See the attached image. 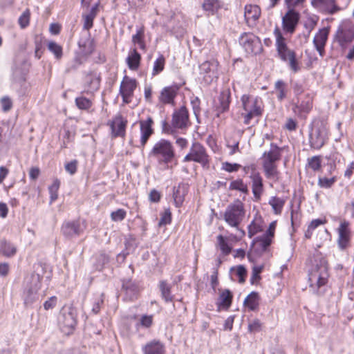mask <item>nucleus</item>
Wrapping results in <instances>:
<instances>
[{
    "instance_id": "nucleus-1",
    "label": "nucleus",
    "mask_w": 354,
    "mask_h": 354,
    "mask_svg": "<svg viewBox=\"0 0 354 354\" xmlns=\"http://www.w3.org/2000/svg\"><path fill=\"white\" fill-rule=\"evenodd\" d=\"M308 269L310 288L313 292H318L319 289L328 281L327 261L320 254H314L308 263Z\"/></svg>"
},
{
    "instance_id": "nucleus-2",
    "label": "nucleus",
    "mask_w": 354,
    "mask_h": 354,
    "mask_svg": "<svg viewBox=\"0 0 354 354\" xmlns=\"http://www.w3.org/2000/svg\"><path fill=\"white\" fill-rule=\"evenodd\" d=\"M281 156V149L274 144H271L269 151L263 153L262 167L265 176L268 179L278 180L279 171L277 162L280 160Z\"/></svg>"
},
{
    "instance_id": "nucleus-3",
    "label": "nucleus",
    "mask_w": 354,
    "mask_h": 354,
    "mask_svg": "<svg viewBox=\"0 0 354 354\" xmlns=\"http://www.w3.org/2000/svg\"><path fill=\"white\" fill-rule=\"evenodd\" d=\"M241 101L243 110L241 115L245 124H250L252 119L262 115L263 103L261 97L245 94L242 95Z\"/></svg>"
},
{
    "instance_id": "nucleus-4",
    "label": "nucleus",
    "mask_w": 354,
    "mask_h": 354,
    "mask_svg": "<svg viewBox=\"0 0 354 354\" xmlns=\"http://www.w3.org/2000/svg\"><path fill=\"white\" fill-rule=\"evenodd\" d=\"M149 156L156 159L160 165H168L175 158V151L169 141L161 139L154 144Z\"/></svg>"
},
{
    "instance_id": "nucleus-5",
    "label": "nucleus",
    "mask_w": 354,
    "mask_h": 354,
    "mask_svg": "<svg viewBox=\"0 0 354 354\" xmlns=\"http://www.w3.org/2000/svg\"><path fill=\"white\" fill-rule=\"evenodd\" d=\"M245 214L243 203L236 200L230 204L223 215L225 221L232 227L238 228Z\"/></svg>"
},
{
    "instance_id": "nucleus-6",
    "label": "nucleus",
    "mask_w": 354,
    "mask_h": 354,
    "mask_svg": "<svg viewBox=\"0 0 354 354\" xmlns=\"http://www.w3.org/2000/svg\"><path fill=\"white\" fill-rule=\"evenodd\" d=\"M42 277L37 273H32L25 280L24 304L30 306L39 299L38 291L41 288Z\"/></svg>"
},
{
    "instance_id": "nucleus-7",
    "label": "nucleus",
    "mask_w": 354,
    "mask_h": 354,
    "mask_svg": "<svg viewBox=\"0 0 354 354\" xmlns=\"http://www.w3.org/2000/svg\"><path fill=\"white\" fill-rule=\"evenodd\" d=\"M328 140V128L326 124L322 120H315L310 133L311 147L321 149Z\"/></svg>"
},
{
    "instance_id": "nucleus-8",
    "label": "nucleus",
    "mask_w": 354,
    "mask_h": 354,
    "mask_svg": "<svg viewBox=\"0 0 354 354\" xmlns=\"http://www.w3.org/2000/svg\"><path fill=\"white\" fill-rule=\"evenodd\" d=\"M183 162H194L200 164L203 167H208L210 158L205 147L198 142L192 143L189 153L184 157Z\"/></svg>"
},
{
    "instance_id": "nucleus-9",
    "label": "nucleus",
    "mask_w": 354,
    "mask_h": 354,
    "mask_svg": "<svg viewBox=\"0 0 354 354\" xmlns=\"http://www.w3.org/2000/svg\"><path fill=\"white\" fill-rule=\"evenodd\" d=\"M334 40L341 48H346L354 40V25L348 21L339 25L335 32Z\"/></svg>"
},
{
    "instance_id": "nucleus-10",
    "label": "nucleus",
    "mask_w": 354,
    "mask_h": 354,
    "mask_svg": "<svg viewBox=\"0 0 354 354\" xmlns=\"http://www.w3.org/2000/svg\"><path fill=\"white\" fill-rule=\"evenodd\" d=\"M218 66L215 60L206 61L200 65V75L205 84H209L218 78Z\"/></svg>"
},
{
    "instance_id": "nucleus-11",
    "label": "nucleus",
    "mask_w": 354,
    "mask_h": 354,
    "mask_svg": "<svg viewBox=\"0 0 354 354\" xmlns=\"http://www.w3.org/2000/svg\"><path fill=\"white\" fill-rule=\"evenodd\" d=\"M86 227L84 221H66L62 226V232L67 238H73L82 234Z\"/></svg>"
},
{
    "instance_id": "nucleus-12",
    "label": "nucleus",
    "mask_w": 354,
    "mask_h": 354,
    "mask_svg": "<svg viewBox=\"0 0 354 354\" xmlns=\"http://www.w3.org/2000/svg\"><path fill=\"white\" fill-rule=\"evenodd\" d=\"M274 35L276 39L275 46L277 52L282 61H285L287 58L295 53L294 50L288 48L286 39L279 28L277 27L274 30Z\"/></svg>"
},
{
    "instance_id": "nucleus-13",
    "label": "nucleus",
    "mask_w": 354,
    "mask_h": 354,
    "mask_svg": "<svg viewBox=\"0 0 354 354\" xmlns=\"http://www.w3.org/2000/svg\"><path fill=\"white\" fill-rule=\"evenodd\" d=\"M337 232L338 234L337 242L339 249L344 250L350 247L351 231L349 222L346 220L342 221Z\"/></svg>"
},
{
    "instance_id": "nucleus-14",
    "label": "nucleus",
    "mask_w": 354,
    "mask_h": 354,
    "mask_svg": "<svg viewBox=\"0 0 354 354\" xmlns=\"http://www.w3.org/2000/svg\"><path fill=\"white\" fill-rule=\"evenodd\" d=\"M137 87V82L135 79L124 76L120 83V95L122 97L123 103L129 104L133 98L134 91Z\"/></svg>"
},
{
    "instance_id": "nucleus-15",
    "label": "nucleus",
    "mask_w": 354,
    "mask_h": 354,
    "mask_svg": "<svg viewBox=\"0 0 354 354\" xmlns=\"http://www.w3.org/2000/svg\"><path fill=\"white\" fill-rule=\"evenodd\" d=\"M299 20V14L295 10H289L282 17V29L286 34L292 35Z\"/></svg>"
},
{
    "instance_id": "nucleus-16",
    "label": "nucleus",
    "mask_w": 354,
    "mask_h": 354,
    "mask_svg": "<svg viewBox=\"0 0 354 354\" xmlns=\"http://www.w3.org/2000/svg\"><path fill=\"white\" fill-rule=\"evenodd\" d=\"M239 44L248 53H256L259 48L260 40L254 34L243 32L239 37Z\"/></svg>"
},
{
    "instance_id": "nucleus-17",
    "label": "nucleus",
    "mask_w": 354,
    "mask_h": 354,
    "mask_svg": "<svg viewBox=\"0 0 354 354\" xmlns=\"http://www.w3.org/2000/svg\"><path fill=\"white\" fill-rule=\"evenodd\" d=\"M171 124L174 127L177 129H185L188 127L189 124V113L185 106H182L174 112Z\"/></svg>"
},
{
    "instance_id": "nucleus-18",
    "label": "nucleus",
    "mask_w": 354,
    "mask_h": 354,
    "mask_svg": "<svg viewBox=\"0 0 354 354\" xmlns=\"http://www.w3.org/2000/svg\"><path fill=\"white\" fill-rule=\"evenodd\" d=\"M328 35L329 29L328 28H324L320 29L313 38L314 46L321 57L324 55V48L328 40Z\"/></svg>"
},
{
    "instance_id": "nucleus-19",
    "label": "nucleus",
    "mask_w": 354,
    "mask_h": 354,
    "mask_svg": "<svg viewBox=\"0 0 354 354\" xmlns=\"http://www.w3.org/2000/svg\"><path fill=\"white\" fill-rule=\"evenodd\" d=\"M153 121L151 117H148L145 120L139 122L140 130V145L144 147L147 142L150 136L153 133L152 124Z\"/></svg>"
},
{
    "instance_id": "nucleus-20",
    "label": "nucleus",
    "mask_w": 354,
    "mask_h": 354,
    "mask_svg": "<svg viewBox=\"0 0 354 354\" xmlns=\"http://www.w3.org/2000/svg\"><path fill=\"white\" fill-rule=\"evenodd\" d=\"M261 15V9L257 5H246L245 7L244 17L247 24L252 27L256 25Z\"/></svg>"
},
{
    "instance_id": "nucleus-21",
    "label": "nucleus",
    "mask_w": 354,
    "mask_h": 354,
    "mask_svg": "<svg viewBox=\"0 0 354 354\" xmlns=\"http://www.w3.org/2000/svg\"><path fill=\"white\" fill-rule=\"evenodd\" d=\"M311 4L324 13L333 14L338 10L335 0H311Z\"/></svg>"
},
{
    "instance_id": "nucleus-22",
    "label": "nucleus",
    "mask_w": 354,
    "mask_h": 354,
    "mask_svg": "<svg viewBox=\"0 0 354 354\" xmlns=\"http://www.w3.org/2000/svg\"><path fill=\"white\" fill-rule=\"evenodd\" d=\"M313 108V97L310 94H306L302 97H297L295 102V111L297 110L299 113H308Z\"/></svg>"
},
{
    "instance_id": "nucleus-23",
    "label": "nucleus",
    "mask_w": 354,
    "mask_h": 354,
    "mask_svg": "<svg viewBox=\"0 0 354 354\" xmlns=\"http://www.w3.org/2000/svg\"><path fill=\"white\" fill-rule=\"evenodd\" d=\"M189 190V185L186 183H180L177 187L173 189V199L174 203L176 207H180L183 205L185 200V196Z\"/></svg>"
},
{
    "instance_id": "nucleus-24",
    "label": "nucleus",
    "mask_w": 354,
    "mask_h": 354,
    "mask_svg": "<svg viewBox=\"0 0 354 354\" xmlns=\"http://www.w3.org/2000/svg\"><path fill=\"white\" fill-rule=\"evenodd\" d=\"M59 323L63 328H67L68 330H73L76 326V316L72 308H69L67 311L64 310L59 317Z\"/></svg>"
},
{
    "instance_id": "nucleus-25",
    "label": "nucleus",
    "mask_w": 354,
    "mask_h": 354,
    "mask_svg": "<svg viewBox=\"0 0 354 354\" xmlns=\"http://www.w3.org/2000/svg\"><path fill=\"white\" fill-rule=\"evenodd\" d=\"M142 350L144 354H165V352L164 344L156 339L147 342Z\"/></svg>"
},
{
    "instance_id": "nucleus-26",
    "label": "nucleus",
    "mask_w": 354,
    "mask_h": 354,
    "mask_svg": "<svg viewBox=\"0 0 354 354\" xmlns=\"http://www.w3.org/2000/svg\"><path fill=\"white\" fill-rule=\"evenodd\" d=\"M249 177L252 181V194L256 199H259L263 192V178L259 172Z\"/></svg>"
},
{
    "instance_id": "nucleus-27",
    "label": "nucleus",
    "mask_w": 354,
    "mask_h": 354,
    "mask_svg": "<svg viewBox=\"0 0 354 354\" xmlns=\"http://www.w3.org/2000/svg\"><path fill=\"white\" fill-rule=\"evenodd\" d=\"M126 122L121 115L114 118L111 124L112 134L114 137L124 136Z\"/></svg>"
},
{
    "instance_id": "nucleus-28",
    "label": "nucleus",
    "mask_w": 354,
    "mask_h": 354,
    "mask_svg": "<svg viewBox=\"0 0 354 354\" xmlns=\"http://www.w3.org/2000/svg\"><path fill=\"white\" fill-rule=\"evenodd\" d=\"M178 88L174 86L162 88L159 96V101L162 104H171L176 95Z\"/></svg>"
},
{
    "instance_id": "nucleus-29",
    "label": "nucleus",
    "mask_w": 354,
    "mask_h": 354,
    "mask_svg": "<svg viewBox=\"0 0 354 354\" xmlns=\"http://www.w3.org/2000/svg\"><path fill=\"white\" fill-rule=\"evenodd\" d=\"M100 80L95 73L88 74L84 80L85 91L91 93L100 88Z\"/></svg>"
},
{
    "instance_id": "nucleus-30",
    "label": "nucleus",
    "mask_w": 354,
    "mask_h": 354,
    "mask_svg": "<svg viewBox=\"0 0 354 354\" xmlns=\"http://www.w3.org/2000/svg\"><path fill=\"white\" fill-rule=\"evenodd\" d=\"M17 247L11 242L1 239L0 241V254L6 257H12L17 253Z\"/></svg>"
},
{
    "instance_id": "nucleus-31",
    "label": "nucleus",
    "mask_w": 354,
    "mask_h": 354,
    "mask_svg": "<svg viewBox=\"0 0 354 354\" xmlns=\"http://www.w3.org/2000/svg\"><path fill=\"white\" fill-rule=\"evenodd\" d=\"M132 43L134 46H138L140 50H146L145 27L143 26L137 28L136 34L132 36Z\"/></svg>"
},
{
    "instance_id": "nucleus-32",
    "label": "nucleus",
    "mask_w": 354,
    "mask_h": 354,
    "mask_svg": "<svg viewBox=\"0 0 354 354\" xmlns=\"http://www.w3.org/2000/svg\"><path fill=\"white\" fill-rule=\"evenodd\" d=\"M221 8L222 3L219 0H204L203 3V8L207 15L216 14Z\"/></svg>"
},
{
    "instance_id": "nucleus-33",
    "label": "nucleus",
    "mask_w": 354,
    "mask_h": 354,
    "mask_svg": "<svg viewBox=\"0 0 354 354\" xmlns=\"http://www.w3.org/2000/svg\"><path fill=\"white\" fill-rule=\"evenodd\" d=\"M218 100L220 104L217 106L218 111L223 113L227 111L230 103V91L225 90L222 91L218 97Z\"/></svg>"
},
{
    "instance_id": "nucleus-34",
    "label": "nucleus",
    "mask_w": 354,
    "mask_h": 354,
    "mask_svg": "<svg viewBox=\"0 0 354 354\" xmlns=\"http://www.w3.org/2000/svg\"><path fill=\"white\" fill-rule=\"evenodd\" d=\"M259 297L257 292H252L244 300V306L250 310H256L259 306Z\"/></svg>"
},
{
    "instance_id": "nucleus-35",
    "label": "nucleus",
    "mask_w": 354,
    "mask_h": 354,
    "mask_svg": "<svg viewBox=\"0 0 354 354\" xmlns=\"http://www.w3.org/2000/svg\"><path fill=\"white\" fill-rule=\"evenodd\" d=\"M140 55L137 52L136 48L131 50L127 58L129 68L131 70H136L140 65Z\"/></svg>"
},
{
    "instance_id": "nucleus-36",
    "label": "nucleus",
    "mask_w": 354,
    "mask_h": 354,
    "mask_svg": "<svg viewBox=\"0 0 354 354\" xmlns=\"http://www.w3.org/2000/svg\"><path fill=\"white\" fill-rule=\"evenodd\" d=\"M274 91L277 93V99L279 101L284 100L288 93L287 84L283 80H277L274 84Z\"/></svg>"
},
{
    "instance_id": "nucleus-37",
    "label": "nucleus",
    "mask_w": 354,
    "mask_h": 354,
    "mask_svg": "<svg viewBox=\"0 0 354 354\" xmlns=\"http://www.w3.org/2000/svg\"><path fill=\"white\" fill-rule=\"evenodd\" d=\"M232 299V295L229 290H225L223 291L218 299V305L221 307L228 308L231 304Z\"/></svg>"
},
{
    "instance_id": "nucleus-38",
    "label": "nucleus",
    "mask_w": 354,
    "mask_h": 354,
    "mask_svg": "<svg viewBox=\"0 0 354 354\" xmlns=\"http://www.w3.org/2000/svg\"><path fill=\"white\" fill-rule=\"evenodd\" d=\"M230 190H237L244 194L248 193V189L246 184L244 183L242 179H236L232 180L229 186Z\"/></svg>"
},
{
    "instance_id": "nucleus-39",
    "label": "nucleus",
    "mask_w": 354,
    "mask_h": 354,
    "mask_svg": "<svg viewBox=\"0 0 354 354\" xmlns=\"http://www.w3.org/2000/svg\"><path fill=\"white\" fill-rule=\"evenodd\" d=\"M217 246L224 255L229 254L232 251V247L228 244L227 239L222 235L217 236Z\"/></svg>"
},
{
    "instance_id": "nucleus-40",
    "label": "nucleus",
    "mask_w": 354,
    "mask_h": 354,
    "mask_svg": "<svg viewBox=\"0 0 354 354\" xmlns=\"http://www.w3.org/2000/svg\"><path fill=\"white\" fill-rule=\"evenodd\" d=\"M153 317L151 315H141L139 321L137 322L136 326L138 329L140 327L148 328L153 324Z\"/></svg>"
},
{
    "instance_id": "nucleus-41",
    "label": "nucleus",
    "mask_w": 354,
    "mask_h": 354,
    "mask_svg": "<svg viewBox=\"0 0 354 354\" xmlns=\"http://www.w3.org/2000/svg\"><path fill=\"white\" fill-rule=\"evenodd\" d=\"M48 49L55 55V58L59 59L62 58L63 52L62 47L57 43L50 41L48 42Z\"/></svg>"
},
{
    "instance_id": "nucleus-42",
    "label": "nucleus",
    "mask_w": 354,
    "mask_h": 354,
    "mask_svg": "<svg viewBox=\"0 0 354 354\" xmlns=\"http://www.w3.org/2000/svg\"><path fill=\"white\" fill-rule=\"evenodd\" d=\"M269 204L272 206L274 212L279 214L281 212L284 201L278 197H272L269 201Z\"/></svg>"
},
{
    "instance_id": "nucleus-43",
    "label": "nucleus",
    "mask_w": 354,
    "mask_h": 354,
    "mask_svg": "<svg viewBox=\"0 0 354 354\" xmlns=\"http://www.w3.org/2000/svg\"><path fill=\"white\" fill-rule=\"evenodd\" d=\"M160 288L162 298L166 302H169L173 300V296L171 294L170 286L165 281H161Z\"/></svg>"
},
{
    "instance_id": "nucleus-44",
    "label": "nucleus",
    "mask_w": 354,
    "mask_h": 354,
    "mask_svg": "<svg viewBox=\"0 0 354 354\" xmlns=\"http://www.w3.org/2000/svg\"><path fill=\"white\" fill-rule=\"evenodd\" d=\"M165 59L163 55H160L154 62L152 71V75L155 76L162 72L164 69Z\"/></svg>"
},
{
    "instance_id": "nucleus-45",
    "label": "nucleus",
    "mask_w": 354,
    "mask_h": 354,
    "mask_svg": "<svg viewBox=\"0 0 354 354\" xmlns=\"http://www.w3.org/2000/svg\"><path fill=\"white\" fill-rule=\"evenodd\" d=\"M284 62L288 64L289 68L295 73L301 68L299 62L296 57V53L287 58Z\"/></svg>"
},
{
    "instance_id": "nucleus-46",
    "label": "nucleus",
    "mask_w": 354,
    "mask_h": 354,
    "mask_svg": "<svg viewBox=\"0 0 354 354\" xmlns=\"http://www.w3.org/2000/svg\"><path fill=\"white\" fill-rule=\"evenodd\" d=\"M263 230L261 222L260 221H253L248 225V236L252 238L253 236L257 234L258 232Z\"/></svg>"
},
{
    "instance_id": "nucleus-47",
    "label": "nucleus",
    "mask_w": 354,
    "mask_h": 354,
    "mask_svg": "<svg viewBox=\"0 0 354 354\" xmlns=\"http://www.w3.org/2000/svg\"><path fill=\"white\" fill-rule=\"evenodd\" d=\"M122 288L125 290L127 295H129L130 299H133L137 292V287L132 283L131 281L123 282Z\"/></svg>"
},
{
    "instance_id": "nucleus-48",
    "label": "nucleus",
    "mask_w": 354,
    "mask_h": 354,
    "mask_svg": "<svg viewBox=\"0 0 354 354\" xmlns=\"http://www.w3.org/2000/svg\"><path fill=\"white\" fill-rule=\"evenodd\" d=\"M308 166L309 168L316 171L320 169L322 166L321 157L315 156L308 159Z\"/></svg>"
},
{
    "instance_id": "nucleus-49",
    "label": "nucleus",
    "mask_w": 354,
    "mask_h": 354,
    "mask_svg": "<svg viewBox=\"0 0 354 354\" xmlns=\"http://www.w3.org/2000/svg\"><path fill=\"white\" fill-rule=\"evenodd\" d=\"M336 177L335 176L330 178L326 177H319L317 185L321 188L328 189L333 185V184L336 182Z\"/></svg>"
},
{
    "instance_id": "nucleus-50",
    "label": "nucleus",
    "mask_w": 354,
    "mask_h": 354,
    "mask_svg": "<svg viewBox=\"0 0 354 354\" xmlns=\"http://www.w3.org/2000/svg\"><path fill=\"white\" fill-rule=\"evenodd\" d=\"M75 104L80 109L84 110L88 109L92 105L91 101L84 97H77L75 99Z\"/></svg>"
},
{
    "instance_id": "nucleus-51",
    "label": "nucleus",
    "mask_w": 354,
    "mask_h": 354,
    "mask_svg": "<svg viewBox=\"0 0 354 354\" xmlns=\"http://www.w3.org/2000/svg\"><path fill=\"white\" fill-rule=\"evenodd\" d=\"M272 239L262 236L257 239L256 243L259 245L262 251H266L272 243Z\"/></svg>"
},
{
    "instance_id": "nucleus-52",
    "label": "nucleus",
    "mask_w": 354,
    "mask_h": 354,
    "mask_svg": "<svg viewBox=\"0 0 354 354\" xmlns=\"http://www.w3.org/2000/svg\"><path fill=\"white\" fill-rule=\"evenodd\" d=\"M127 215V212L123 209H118L112 212L111 214V218L115 222L121 221L124 219Z\"/></svg>"
},
{
    "instance_id": "nucleus-53",
    "label": "nucleus",
    "mask_w": 354,
    "mask_h": 354,
    "mask_svg": "<svg viewBox=\"0 0 354 354\" xmlns=\"http://www.w3.org/2000/svg\"><path fill=\"white\" fill-rule=\"evenodd\" d=\"M240 168H241V165L238 163H230L228 162H225L222 163L221 169L227 172H235L237 171Z\"/></svg>"
},
{
    "instance_id": "nucleus-54",
    "label": "nucleus",
    "mask_w": 354,
    "mask_h": 354,
    "mask_svg": "<svg viewBox=\"0 0 354 354\" xmlns=\"http://www.w3.org/2000/svg\"><path fill=\"white\" fill-rule=\"evenodd\" d=\"M19 24L21 28H25L29 24L30 12L28 10L24 11L19 18Z\"/></svg>"
},
{
    "instance_id": "nucleus-55",
    "label": "nucleus",
    "mask_w": 354,
    "mask_h": 354,
    "mask_svg": "<svg viewBox=\"0 0 354 354\" xmlns=\"http://www.w3.org/2000/svg\"><path fill=\"white\" fill-rule=\"evenodd\" d=\"M78 162L77 160H71V162H66L64 165L65 170L70 175H74L77 169Z\"/></svg>"
},
{
    "instance_id": "nucleus-56",
    "label": "nucleus",
    "mask_w": 354,
    "mask_h": 354,
    "mask_svg": "<svg viewBox=\"0 0 354 354\" xmlns=\"http://www.w3.org/2000/svg\"><path fill=\"white\" fill-rule=\"evenodd\" d=\"M171 212L169 209H166L162 214L159 225H167L171 223Z\"/></svg>"
},
{
    "instance_id": "nucleus-57",
    "label": "nucleus",
    "mask_w": 354,
    "mask_h": 354,
    "mask_svg": "<svg viewBox=\"0 0 354 354\" xmlns=\"http://www.w3.org/2000/svg\"><path fill=\"white\" fill-rule=\"evenodd\" d=\"M261 328V322L258 319H253L248 324V330L250 333L259 332Z\"/></svg>"
},
{
    "instance_id": "nucleus-58",
    "label": "nucleus",
    "mask_w": 354,
    "mask_h": 354,
    "mask_svg": "<svg viewBox=\"0 0 354 354\" xmlns=\"http://www.w3.org/2000/svg\"><path fill=\"white\" fill-rule=\"evenodd\" d=\"M306 0H284L285 5L289 10H295V8L302 4Z\"/></svg>"
},
{
    "instance_id": "nucleus-59",
    "label": "nucleus",
    "mask_w": 354,
    "mask_h": 354,
    "mask_svg": "<svg viewBox=\"0 0 354 354\" xmlns=\"http://www.w3.org/2000/svg\"><path fill=\"white\" fill-rule=\"evenodd\" d=\"M236 274L239 277V282L240 283H244L245 281V277H246V269L243 266H239L236 268Z\"/></svg>"
},
{
    "instance_id": "nucleus-60",
    "label": "nucleus",
    "mask_w": 354,
    "mask_h": 354,
    "mask_svg": "<svg viewBox=\"0 0 354 354\" xmlns=\"http://www.w3.org/2000/svg\"><path fill=\"white\" fill-rule=\"evenodd\" d=\"M276 226H277L276 221L271 222L269 225L268 229L266 230V232L263 234V236L272 239V238L274 237V235Z\"/></svg>"
},
{
    "instance_id": "nucleus-61",
    "label": "nucleus",
    "mask_w": 354,
    "mask_h": 354,
    "mask_svg": "<svg viewBox=\"0 0 354 354\" xmlns=\"http://www.w3.org/2000/svg\"><path fill=\"white\" fill-rule=\"evenodd\" d=\"M2 109L3 111L7 112L12 106V103L11 100L8 97H3L1 100Z\"/></svg>"
},
{
    "instance_id": "nucleus-62",
    "label": "nucleus",
    "mask_w": 354,
    "mask_h": 354,
    "mask_svg": "<svg viewBox=\"0 0 354 354\" xmlns=\"http://www.w3.org/2000/svg\"><path fill=\"white\" fill-rule=\"evenodd\" d=\"M57 304V297L53 296L49 298L47 301H46L44 304V308L45 310H48L50 309H53Z\"/></svg>"
},
{
    "instance_id": "nucleus-63",
    "label": "nucleus",
    "mask_w": 354,
    "mask_h": 354,
    "mask_svg": "<svg viewBox=\"0 0 354 354\" xmlns=\"http://www.w3.org/2000/svg\"><path fill=\"white\" fill-rule=\"evenodd\" d=\"M103 304V299L102 298H97L95 299V301L93 302V307L91 309V311L93 314L96 315L97 314L101 308V305Z\"/></svg>"
},
{
    "instance_id": "nucleus-64",
    "label": "nucleus",
    "mask_w": 354,
    "mask_h": 354,
    "mask_svg": "<svg viewBox=\"0 0 354 354\" xmlns=\"http://www.w3.org/2000/svg\"><path fill=\"white\" fill-rule=\"evenodd\" d=\"M243 170L245 174H250V176H252L253 174H257L259 171L257 170V166L255 164H250L243 167Z\"/></svg>"
}]
</instances>
